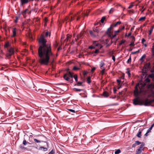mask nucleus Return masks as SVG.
Segmentation results:
<instances>
[{
    "mask_svg": "<svg viewBox=\"0 0 154 154\" xmlns=\"http://www.w3.org/2000/svg\"><path fill=\"white\" fill-rule=\"evenodd\" d=\"M117 81L118 83H120V82H122V81H121L120 79H117Z\"/></svg>",
    "mask_w": 154,
    "mask_h": 154,
    "instance_id": "052dcab7",
    "label": "nucleus"
},
{
    "mask_svg": "<svg viewBox=\"0 0 154 154\" xmlns=\"http://www.w3.org/2000/svg\"><path fill=\"white\" fill-rule=\"evenodd\" d=\"M34 0H20V5L21 6L23 5L24 4L28 3L29 2L33 1Z\"/></svg>",
    "mask_w": 154,
    "mask_h": 154,
    "instance_id": "423d86ee",
    "label": "nucleus"
},
{
    "mask_svg": "<svg viewBox=\"0 0 154 154\" xmlns=\"http://www.w3.org/2000/svg\"><path fill=\"white\" fill-rule=\"evenodd\" d=\"M13 35L12 36H14L16 35V31H15V29H14L13 31Z\"/></svg>",
    "mask_w": 154,
    "mask_h": 154,
    "instance_id": "cd10ccee",
    "label": "nucleus"
},
{
    "mask_svg": "<svg viewBox=\"0 0 154 154\" xmlns=\"http://www.w3.org/2000/svg\"><path fill=\"white\" fill-rule=\"evenodd\" d=\"M99 51V49H96L95 51V52L94 53H98Z\"/></svg>",
    "mask_w": 154,
    "mask_h": 154,
    "instance_id": "5fc2aeb1",
    "label": "nucleus"
},
{
    "mask_svg": "<svg viewBox=\"0 0 154 154\" xmlns=\"http://www.w3.org/2000/svg\"><path fill=\"white\" fill-rule=\"evenodd\" d=\"M143 150L138 148L136 150V154H140Z\"/></svg>",
    "mask_w": 154,
    "mask_h": 154,
    "instance_id": "9b49d317",
    "label": "nucleus"
},
{
    "mask_svg": "<svg viewBox=\"0 0 154 154\" xmlns=\"http://www.w3.org/2000/svg\"><path fill=\"white\" fill-rule=\"evenodd\" d=\"M134 6V5H131L129 6L128 7V9H130L131 8H132L133 6Z\"/></svg>",
    "mask_w": 154,
    "mask_h": 154,
    "instance_id": "3c124183",
    "label": "nucleus"
},
{
    "mask_svg": "<svg viewBox=\"0 0 154 154\" xmlns=\"http://www.w3.org/2000/svg\"><path fill=\"white\" fill-rule=\"evenodd\" d=\"M95 69H96V67H94L92 68L91 69V72H93L95 70Z\"/></svg>",
    "mask_w": 154,
    "mask_h": 154,
    "instance_id": "09e8293b",
    "label": "nucleus"
},
{
    "mask_svg": "<svg viewBox=\"0 0 154 154\" xmlns=\"http://www.w3.org/2000/svg\"><path fill=\"white\" fill-rule=\"evenodd\" d=\"M44 35L42 34L38 39V61L41 65H48L51 59H53L54 54L52 52L51 45L46 43Z\"/></svg>",
    "mask_w": 154,
    "mask_h": 154,
    "instance_id": "f257e3e1",
    "label": "nucleus"
},
{
    "mask_svg": "<svg viewBox=\"0 0 154 154\" xmlns=\"http://www.w3.org/2000/svg\"><path fill=\"white\" fill-rule=\"evenodd\" d=\"M68 76L69 77V78L70 77L72 78L73 76L70 72H69V73L68 74Z\"/></svg>",
    "mask_w": 154,
    "mask_h": 154,
    "instance_id": "bb28decb",
    "label": "nucleus"
},
{
    "mask_svg": "<svg viewBox=\"0 0 154 154\" xmlns=\"http://www.w3.org/2000/svg\"><path fill=\"white\" fill-rule=\"evenodd\" d=\"M8 52L6 53V57L9 58L13 54L14 52V49L12 48L11 47L9 49H8Z\"/></svg>",
    "mask_w": 154,
    "mask_h": 154,
    "instance_id": "7ed1b4c3",
    "label": "nucleus"
},
{
    "mask_svg": "<svg viewBox=\"0 0 154 154\" xmlns=\"http://www.w3.org/2000/svg\"><path fill=\"white\" fill-rule=\"evenodd\" d=\"M154 126V123L149 128L150 129H151L152 130L153 127Z\"/></svg>",
    "mask_w": 154,
    "mask_h": 154,
    "instance_id": "4d7b16f0",
    "label": "nucleus"
},
{
    "mask_svg": "<svg viewBox=\"0 0 154 154\" xmlns=\"http://www.w3.org/2000/svg\"><path fill=\"white\" fill-rule=\"evenodd\" d=\"M102 70L101 71V73L102 75H103L104 74V70L105 69V68H102Z\"/></svg>",
    "mask_w": 154,
    "mask_h": 154,
    "instance_id": "58836bf2",
    "label": "nucleus"
},
{
    "mask_svg": "<svg viewBox=\"0 0 154 154\" xmlns=\"http://www.w3.org/2000/svg\"><path fill=\"white\" fill-rule=\"evenodd\" d=\"M116 35V32H115L113 33H112L110 35V36L112 38H114Z\"/></svg>",
    "mask_w": 154,
    "mask_h": 154,
    "instance_id": "a211bd4d",
    "label": "nucleus"
},
{
    "mask_svg": "<svg viewBox=\"0 0 154 154\" xmlns=\"http://www.w3.org/2000/svg\"><path fill=\"white\" fill-rule=\"evenodd\" d=\"M144 146V144H142L139 147V148L140 149H142V150H143V147Z\"/></svg>",
    "mask_w": 154,
    "mask_h": 154,
    "instance_id": "2f4dec72",
    "label": "nucleus"
},
{
    "mask_svg": "<svg viewBox=\"0 0 154 154\" xmlns=\"http://www.w3.org/2000/svg\"><path fill=\"white\" fill-rule=\"evenodd\" d=\"M42 149H43V150L44 151H46L47 150V149L46 148L44 147H39L38 149L39 150H42Z\"/></svg>",
    "mask_w": 154,
    "mask_h": 154,
    "instance_id": "ddd939ff",
    "label": "nucleus"
},
{
    "mask_svg": "<svg viewBox=\"0 0 154 154\" xmlns=\"http://www.w3.org/2000/svg\"><path fill=\"white\" fill-rule=\"evenodd\" d=\"M154 102V100H151L149 101L146 100L144 103V105L145 106H148L150 105V104L152 102Z\"/></svg>",
    "mask_w": 154,
    "mask_h": 154,
    "instance_id": "0eeeda50",
    "label": "nucleus"
},
{
    "mask_svg": "<svg viewBox=\"0 0 154 154\" xmlns=\"http://www.w3.org/2000/svg\"><path fill=\"white\" fill-rule=\"evenodd\" d=\"M146 19V17H142L140 18V19H139V21H144Z\"/></svg>",
    "mask_w": 154,
    "mask_h": 154,
    "instance_id": "f3484780",
    "label": "nucleus"
},
{
    "mask_svg": "<svg viewBox=\"0 0 154 154\" xmlns=\"http://www.w3.org/2000/svg\"><path fill=\"white\" fill-rule=\"evenodd\" d=\"M131 32H129L128 34H126V35L128 37L129 36L131 35Z\"/></svg>",
    "mask_w": 154,
    "mask_h": 154,
    "instance_id": "c03bdc74",
    "label": "nucleus"
},
{
    "mask_svg": "<svg viewBox=\"0 0 154 154\" xmlns=\"http://www.w3.org/2000/svg\"><path fill=\"white\" fill-rule=\"evenodd\" d=\"M23 143L24 145H26L27 144H30V143L29 142H27L25 140H24L23 141Z\"/></svg>",
    "mask_w": 154,
    "mask_h": 154,
    "instance_id": "5701e85b",
    "label": "nucleus"
},
{
    "mask_svg": "<svg viewBox=\"0 0 154 154\" xmlns=\"http://www.w3.org/2000/svg\"><path fill=\"white\" fill-rule=\"evenodd\" d=\"M34 141H35V142H37V143H40L41 142V141L39 140H38L36 139H34Z\"/></svg>",
    "mask_w": 154,
    "mask_h": 154,
    "instance_id": "ea45409f",
    "label": "nucleus"
},
{
    "mask_svg": "<svg viewBox=\"0 0 154 154\" xmlns=\"http://www.w3.org/2000/svg\"><path fill=\"white\" fill-rule=\"evenodd\" d=\"M18 20V17H16L15 18V19L14 20V22L15 23H17V22Z\"/></svg>",
    "mask_w": 154,
    "mask_h": 154,
    "instance_id": "a19ab883",
    "label": "nucleus"
},
{
    "mask_svg": "<svg viewBox=\"0 0 154 154\" xmlns=\"http://www.w3.org/2000/svg\"><path fill=\"white\" fill-rule=\"evenodd\" d=\"M130 46H134V42H131L130 44Z\"/></svg>",
    "mask_w": 154,
    "mask_h": 154,
    "instance_id": "680f3d73",
    "label": "nucleus"
},
{
    "mask_svg": "<svg viewBox=\"0 0 154 154\" xmlns=\"http://www.w3.org/2000/svg\"><path fill=\"white\" fill-rule=\"evenodd\" d=\"M135 144L137 145H138L141 143L138 141H136L135 142Z\"/></svg>",
    "mask_w": 154,
    "mask_h": 154,
    "instance_id": "c9c22d12",
    "label": "nucleus"
},
{
    "mask_svg": "<svg viewBox=\"0 0 154 154\" xmlns=\"http://www.w3.org/2000/svg\"><path fill=\"white\" fill-rule=\"evenodd\" d=\"M106 19V17L105 16H103V17L100 20V21L102 23H103L104 20Z\"/></svg>",
    "mask_w": 154,
    "mask_h": 154,
    "instance_id": "4468645a",
    "label": "nucleus"
},
{
    "mask_svg": "<svg viewBox=\"0 0 154 154\" xmlns=\"http://www.w3.org/2000/svg\"><path fill=\"white\" fill-rule=\"evenodd\" d=\"M97 41H94L93 42V44L95 45L96 47H98L99 46V49H100L102 47V46L101 45L98 43H97Z\"/></svg>",
    "mask_w": 154,
    "mask_h": 154,
    "instance_id": "6e6552de",
    "label": "nucleus"
},
{
    "mask_svg": "<svg viewBox=\"0 0 154 154\" xmlns=\"http://www.w3.org/2000/svg\"><path fill=\"white\" fill-rule=\"evenodd\" d=\"M94 24L95 25H100V23L99 22H97L95 23Z\"/></svg>",
    "mask_w": 154,
    "mask_h": 154,
    "instance_id": "8fccbe9b",
    "label": "nucleus"
},
{
    "mask_svg": "<svg viewBox=\"0 0 154 154\" xmlns=\"http://www.w3.org/2000/svg\"><path fill=\"white\" fill-rule=\"evenodd\" d=\"M68 75V74H66L63 76V78L66 81H69L70 79Z\"/></svg>",
    "mask_w": 154,
    "mask_h": 154,
    "instance_id": "9d476101",
    "label": "nucleus"
},
{
    "mask_svg": "<svg viewBox=\"0 0 154 154\" xmlns=\"http://www.w3.org/2000/svg\"><path fill=\"white\" fill-rule=\"evenodd\" d=\"M125 41H122L120 43V45H121L123 44L125 42Z\"/></svg>",
    "mask_w": 154,
    "mask_h": 154,
    "instance_id": "e2e57ef3",
    "label": "nucleus"
},
{
    "mask_svg": "<svg viewBox=\"0 0 154 154\" xmlns=\"http://www.w3.org/2000/svg\"><path fill=\"white\" fill-rule=\"evenodd\" d=\"M124 76H122L121 77L120 80H121L122 81V80H123V79H124Z\"/></svg>",
    "mask_w": 154,
    "mask_h": 154,
    "instance_id": "69168bd1",
    "label": "nucleus"
},
{
    "mask_svg": "<svg viewBox=\"0 0 154 154\" xmlns=\"http://www.w3.org/2000/svg\"><path fill=\"white\" fill-rule=\"evenodd\" d=\"M74 79H75V81L76 82H77V75H75L74 76Z\"/></svg>",
    "mask_w": 154,
    "mask_h": 154,
    "instance_id": "f704fd0d",
    "label": "nucleus"
},
{
    "mask_svg": "<svg viewBox=\"0 0 154 154\" xmlns=\"http://www.w3.org/2000/svg\"><path fill=\"white\" fill-rule=\"evenodd\" d=\"M153 45L152 48V52L153 54H154V42L153 44Z\"/></svg>",
    "mask_w": 154,
    "mask_h": 154,
    "instance_id": "c85d7f7f",
    "label": "nucleus"
},
{
    "mask_svg": "<svg viewBox=\"0 0 154 154\" xmlns=\"http://www.w3.org/2000/svg\"><path fill=\"white\" fill-rule=\"evenodd\" d=\"M68 110H69V111H70V112H72L73 113H75V111L73 109H68Z\"/></svg>",
    "mask_w": 154,
    "mask_h": 154,
    "instance_id": "79ce46f5",
    "label": "nucleus"
},
{
    "mask_svg": "<svg viewBox=\"0 0 154 154\" xmlns=\"http://www.w3.org/2000/svg\"><path fill=\"white\" fill-rule=\"evenodd\" d=\"M9 43L7 42L6 43V44L4 46H5V48H7L9 46Z\"/></svg>",
    "mask_w": 154,
    "mask_h": 154,
    "instance_id": "473e14b6",
    "label": "nucleus"
},
{
    "mask_svg": "<svg viewBox=\"0 0 154 154\" xmlns=\"http://www.w3.org/2000/svg\"><path fill=\"white\" fill-rule=\"evenodd\" d=\"M105 64L104 63L102 62L100 63V66L101 69H102L103 68V66Z\"/></svg>",
    "mask_w": 154,
    "mask_h": 154,
    "instance_id": "393cba45",
    "label": "nucleus"
},
{
    "mask_svg": "<svg viewBox=\"0 0 154 154\" xmlns=\"http://www.w3.org/2000/svg\"><path fill=\"white\" fill-rule=\"evenodd\" d=\"M28 10L27 9H25L23 12V13L24 14H26V12Z\"/></svg>",
    "mask_w": 154,
    "mask_h": 154,
    "instance_id": "603ef678",
    "label": "nucleus"
},
{
    "mask_svg": "<svg viewBox=\"0 0 154 154\" xmlns=\"http://www.w3.org/2000/svg\"><path fill=\"white\" fill-rule=\"evenodd\" d=\"M103 96L106 97H107L109 96L108 93L106 91H104L103 93Z\"/></svg>",
    "mask_w": 154,
    "mask_h": 154,
    "instance_id": "2eb2a0df",
    "label": "nucleus"
},
{
    "mask_svg": "<svg viewBox=\"0 0 154 154\" xmlns=\"http://www.w3.org/2000/svg\"><path fill=\"white\" fill-rule=\"evenodd\" d=\"M121 23V22L119 21L115 23H113L108 28V29H112L114 28H116Z\"/></svg>",
    "mask_w": 154,
    "mask_h": 154,
    "instance_id": "20e7f679",
    "label": "nucleus"
},
{
    "mask_svg": "<svg viewBox=\"0 0 154 154\" xmlns=\"http://www.w3.org/2000/svg\"><path fill=\"white\" fill-rule=\"evenodd\" d=\"M80 68L75 66L73 67V69L74 70H77L79 69Z\"/></svg>",
    "mask_w": 154,
    "mask_h": 154,
    "instance_id": "b1692460",
    "label": "nucleus"
},
{
    "mask_svg": "<svg viewBox=\"0 0 154 154\" xmlns=\"http://www.w3.org/2000/svg\"><path fill=\"white\" fill-rule=\"evenodd\" d=\"M48 35H49V36H50V33L49 32H47L45 33V36H48Z\"/></svg>",
    "mask_w": 154,
    "mask_h": 154,
    "instance_id": "e433bc0d",
    "label": "nucleus"
},
{
    "mask_svg": "<svg viewBox=\"0 0 154 154\" xmlns=\"http://www.w3.org/2000/svg\"><path fill=\"white\" fill-rule=\"evenodd\" d=\"M136 146V145L135 144V143H134L132 145V146L133 147H135V146Z\"/></svg>",
    "mask_w": 154,
    "mask_h": 154,
    "instance_id": "774afa93",
    "label": "nucleus"
},
{
    "mask_svg": "<svg viewBox=\"0 0 154 154\" xmlns=\"http://www.w3.org/2000/svg\"><path fill=\"white\" fill-rule=\"evenodd\" d=\"M48 19L47 17H45L44 20V26H46L47 23L48 21Z\"/></svg>",
    "mask_w": 154,
    "mask_h": 154,
    "instance_id": "dca6fc26",
    "label": "nucleus"
},
{
    "mask_svg": "<svg viewBox=\"0 0 154 154\" xmlns=\"http://www.w3.org/2000/svg\"><path fill=\"white\" fill-rule=\"evenodd\" d=\"M151 129H150L149 128L147 130V133H149L151 131Z\"/></svg>",
    "mask_w": 154,
    "mask_h": 154,
    "instance_id": "bf43d9fd",
    "label": "nucleus"
},
{
    "mask_svg": "<svg viewBox=\"0 0 154 154\" xmlns=\"http://www.w3.org/2000/svg\"><path fill=\"white\" fill-rule=\"evenodd\" d=\"M88 73V72L87 71H84L83 72V74L84 76H85Z\"/></svg>",
    "mask_w": 154,
    "mask_h": 154,
    "instance_id": "a18cd8bd",
    "label": "nucleus"
},
{
    "mask_svg": "<svg viewBox=\"0 0 154 154\" xmlns=\"http://www.w3.org/2000/svg\"><path fill=\"white\" fill-rule=\"evenodd\" d=\"M98 29H92L90 31V35L92 37H95L97 35Z\"/></svg>",
    "mask_w": 154,
    "mask_h": 154,
    "instance_id": "39448f33",
    "label": "nucleus"
},
{
    "mask_svg": "<svg viewBox=\"0 0 154 154\" xmlns=\"http://www.w3.org/2000/svg\"><path fill=\"white\" fill-rule=\"evenodd\" d=\"M142 8L140 9V11H141L142 12H143L145 10V9H143L144 7L143 6H142Z\"/></svg>",
    "mask_w": 154,
    "mask_h": 154,
    "instance_id": "4c0bfd02",
    "label": "nucleus"
},
{
    "mask_svg": "<svg viewBox=\"0 0 154 154\" xmlns=\"http://www.w3.org/2000/svg\"><path fill=\"white\" fill-rule=\"evenodd\" d=\"M145 80L147 82H150V80L148 78L146 79Z\"/></svg>",
    "mask_w": 154,
    "mask_h": 154,
    "instance_id": "13d9d810",
    "label": "nucleus"
},
{
    "mask_svg": "<svg viewBox=\"0 0 154 154\" xmlns=\"http://www.w3.org/2000/svg\"><path fill=\"white\" fill-rule=\"evenodd\" d=\"M87 82L88 84H90L91 82V77H88L87 79Z\"/></svg>",
    "mask_w": 154,
    "mask_h": 154,
    "instance_id": "aec40b11",
    "label": "nucleus"
},
{
    "mask_svg": "<svg viewBox=\"0 0 154 154\" xmlns=\"http://www.w3.org/2000/svg\"><path fill=\"white\" fill-rule=\"evenodd\" d=\"M149 77H150V78L153 79H154V73H152L151 74H150L149 75Z\"/></svg>",
    "mask_w": 154,
    "mask_h": 154,
    "instance_id": "a878e982",
    "label": "nucleus"
},
{
    "mask_svg": "<svg viewBox=\"0 0 154 154\" xmlns=\"http://www.w3.org/2000/svg\"><path fill=\"white\" fill-rule=\"evenodd\" d=\"M20 147L22 149H26V148H25L23 146L21 145H20Z\"/></svg>",
    "mask_w": 154,
    "mask_h": 154,
    "instance_id": "de8ad7c7",
    "label": "nucleus"
},
{
    "mask_svg": "<svg viewBox=\"0 0 154 154\" xmlns=\"http://www.w3.org/2000/svg\"><path fill=\"white\" fill-rule=\"evenodd\" d=\"M73 19L72 17H71V19H70V18H69L68 17H66L65 18V20L66 22V23H67L68 22L67 21L68 20V21H70L71 22Z\"/></svg>",
    "mask_w": 154,
    "mask_h": 154,
    "instance_id": "1a4fd4ad",
    "label": "nucleus"
},
{
    "mask_svg": "<svg viewBox=\"0 0 154 154\" xmlns=\"http://www.w3.org/2000/svg\"><path fill=\"white\" fill-rule=\"evenodd\" d=\"M146 57V55L144 54H143L140 58V60H143V58H144Z\"/></svg>",
    "mask_w": 154,
    "mask_h": 154,
    "instance_id": "7c9ffc66",
    "label": "nucleus"
},
{
    "mask_svg": "<svg viewBox=\"0 0 154 154\" xmlns=\"http://www.w3.org/2000/svg\"><path fill=\"white\" fill-rule=\"evenodd\" d=\"M154 126V123L149 128L150 129H151L152 130L153 127Z\"/></svg>",
    "mask_w": 154,
    "mask_h": 154,
    "instance_id": "6e6d98bb",
    "label": "nucleus"
},
{
    "mask_svg": "<svg viewBox=\"0 0 154 154\" xmlns=\"http://www.w3.org/2000/svg\"><path fill=\"white\" fill-rule=\"evenodd\" d=\"M55 153L53 149H52L50 152L48 154H54Z\"/></svg>",
    "mask_w": 154,
    "mask_h": 154,
    "instance_id": "72a5a7b5",
    "label": "nucleus"
},
{
    "mask_svg": "<svg viewBox=\"0 0 154 154\" xmlns=\"http://www.w3.org/2000/svg\"><path fill=\"white\" fill-rule=\"evenodd\" d=\"M112 60L114 61H115V58L114 56H112Z\"/></svg>",
    "mask_w": 154,
    "mask_h": 154,
    "instance_id": "864d4df0",
    "label": "nucleus"
},
{
    "mask_svg": "<svg viewBox=\"0 0 154 154\" xmlns=\"http://www.w3.org/2000/svg\"><path fill=\"white\" fill-rule=\"evenodd\" d=\"M115 10V9L113 8H111L109 11V14H112Z\"/></svg>",
    "mask_w": 154,
    "mask_h": 154,
    "instance_id": "f8f14e48",
    "label": "nucleus"
},
{
    "mask_svg": "<svg viewBox=\"0 0 154 154\" xmlns=\"http://www.w3.org/2000/svg\"><path fill=\"white\" fill-rule=\"evenodd\" d=\"M131 57H130L129 58L127 62L128 63H129L131 62Z\"/></svg>",
    "mask_w": 154,
    "mask_h": 154,
    "instance_id": "c756f323",
    "label": "nucleus"
},
{
    "mask_svg": "<svg viewBox=\"0 0 154 154\" xmlns=\"http://www.w3.org/2000/svg\"><path fill=\"white\" fill-rule=\"evenodd\" d=\"M139 85V83L135 87V89L134 91V94L136 97L133 100V103L134 105H142L143 104L139 99L138 97V90L136 89Z\"/></svg>",
    "mask_w": 154,
    "mask_h": 154,
    "instance_id": "f03ea898",
    "label": "nucleus"
},
{
    "mask_svg": "<svg viewBox=\"0 0 154 154\" xmlns=\"http://www.w3.org/2000/svg\"><path fill=\"white\" fill-rule=\"evenodd\" d=\"M141 132L139 131L137 134V136L138 137H140L141 135Z\"/></svg>",
    "mask_w": 154,
    "mask_h": 154,
    "instance_id": "6ab92c4d",
    "label": "nucleus"
},
{
    "mask_svg": "<svg viewBox=\"0 0 154 154\" xmlns=\"http://www.w3.org/2000/svg\"><path fill=\"white\" fill-rule=\"evenodd\" d=\"M82 84V82H77V85H81Z\"/></svg>",
    "mask_w": 154,
    "mask_h": 154,
    "instance_id": "49530a36",
    "label": "nucleus"
},
{
    "mask_svg": "<svg viewBox=\"0 0 154 154\" xmlns=\"http://www.w3.org/2000/svg\"><path fill=\"white\" fill-rule=\"evenodd\" d=\"M152 30L153 29H150V30L149 31V35H150L151 34Z\"/></svg>",
    "mask_w": 154,
    "mask_h": 154,
    "instance_id": "338daca9",
    "label": "nucleus"
},
{
    "mask_svg": "<svg viewBox=\"0 0 154 154\" xmlns=\"http://www.w3.org/2000/svg\"><path fill=\"white\" fill-rule=\"evenodd\" d=\"M95 48V47L94 46H90L89 47V49H94Z\"/></svg>",
    "mask_w": 154,
    "mask_h": 154,
    "instance_id": "37998d69",
    "label": "nucleus"
},
{
    "mask_svg": "<svg viewBox=\"0 0 154 154\" xmlns=\"http://www.w3.org/2000/svg\"><path fill=\"white\" fill-rule=\"evenodd\" d=\"M121 152V150L120 149H118L115 151V154H119Z\"/></svg>",
    "mask_w": 154,
    "mask_h": 154,
    "instance_id": "412c9836",
    "label": "nucleus"
},
{
    "mask_svg": "<svg viewBox=\"0 0 154 154\" xmlns=\"http://www.w3.org/2000/svg\"><path fill=\"white\" fill-rule=\"evenodd\" d=\"M73 90H74V91H80L82 90V89H78L77 88H74L73 89Z\"/></svg>",
    "mask_w": 154,
    "mask_h": 154,
    "instance_id": "4be33fe9",
    "label": "nucleus"
},
{
    "mask_svg": "<svg viewBox=\"0 0 154 154\" xmlns=\"http://www.w3.org/2000/svg\"><path fill=\"white\" fill-rule=\"evenodd\" d=\"M145 41V40L144 38H143L142 40V43L143 44V42Z\"/></svg>",
    "mask_w": 154,
    "mask_h": 154,
    "instance_id": "0e129e2a",
    "label": "nucleus"
}]
</instances>
